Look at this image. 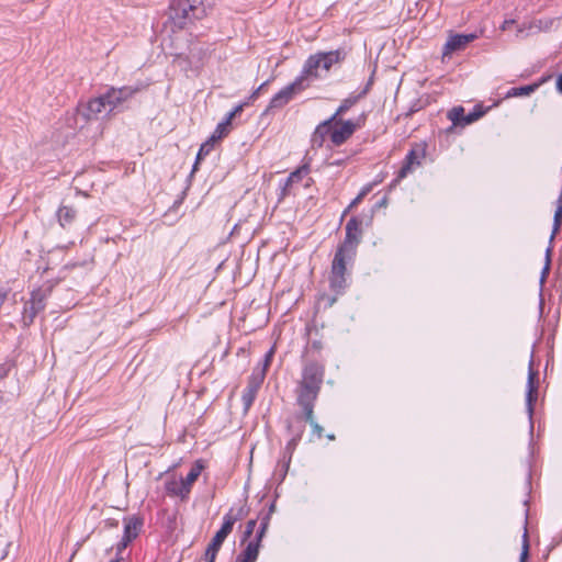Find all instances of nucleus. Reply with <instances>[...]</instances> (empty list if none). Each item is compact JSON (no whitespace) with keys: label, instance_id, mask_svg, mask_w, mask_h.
Instances as JSON below:
<instances>
[{"label":"nucleus","instance_id":"31","mask_svg":"<svg viewBox=\"0 0 562 562\" xmlns=\"http://www.w3.org/2000/svg\"><path fill=\"white\" fill-rule=\"evenodd\" d=\"M215 143V140H211V138L209 140H206L204 144L201 145L200 149H199V153L196 155V161H195V165H194V169L196 168V165L206 156L209 155V153L212 150L213 148V144Z\"/></svg>","mask_w":562,"mask_h":562},{"label":"nucleus","instance_id":"26","mask_svg":"<svg viewBox=\"0 0 562 562\" xmlns=\"http://www.w3.org/2000/svg\"><path fill=\"white\" fill-rule=\"evenodd\" d=\"M57 216H58L60 225L65 226L67 224H70L74 221V218L76 216V211L69 206H61L58 210Z\"/></svg>","mask_w":562,"mask_h":562},{"label":"nucleus","instance_id":"45","mask_svg":"<svg viewBox=\"0 0 562 562\" xmlns=\"http://www.w3.org/2000/svg\"><path fill=\"white\" fill-rule=\"evenodd\" d=\"M327 438H328L329 440H334V439H335V436H334L333 434H329V435H327Z\"/></svg>","mask_w":562,"mask_h":562},{"label":"nucleus","instance_id":"14","mask_svg":"<svg viewBox=\"0 0 562 562\" xmlns=\"http://www.w3.org/2000/svg\"><path fill=\"white\" fill-rule=\"evenodd\" d=\"M308 173H310V168L306 165H304V166L297 168L295 171L291 172L281 189V199L289 195L291 193L292 187L295 183L301 182L304 178H306L308 176Z\"/></svg>","mask_w":562,"mask_h":562},{"label":"nucleus","instance_id":"4","mask_svg":"<svg viewBox=\"0 0 562 562\" xmlns=\"http://www.w3.org/2000/svg\"><path fill=\"white\" fill-rule=\"evenodd\" d=\"M356 254L347 250L342 247H338L333 262H331V271H330V288L336 292H340L346 288V271L347 263L351 262L355 258Z\"/></svg>","mask_w":562,"mask_h":562},{"label":"nucleus","instance_id":"18","mask_svg":"<svg viewBox=\"0 0 562 562\" xmlns=\"http://www.w3.org/2000/svg\"><path fill=\"white\" fill-rule=\"evenodd\" d=\"M166 492L171 496H179L184 499L189 495V490L186 487L183 482L177 480L167 481L165 484Z\"/></svg>","mask_w":562,"mask_h":562},{"label":"nucleus","instance_id":"28","mask_svg":"<svg viewBox=\"0 0 562 562\" xmlns=\"http://www.w3.org/2000/svg\"><path fill=\"white\" fill-rule=\"evenodd\" d=\"M225 539H226V536H224L223 533L217 531L215 533V536L213 537V539L211 540V542L209 543L205 552L217 555V552L220 551Z\"/></svg>","mask_w":562,"mask_h":562},{"label":"nucleus","instance_id":"11","mask_svg":"<svg viewBox=\"0 0 562 562\" xmlns=\"http://www.w3.org/2000/svg\"><path fill=\"white\" fill-rule=\"evenodd\" d=\"M111 113L103 95L90 100L85 109L83 115L87 120H99Z\"/></svg>","mask_w":562,"mask_h":562},{"label":"nucleus","instance_id":"22","mask_svg":"<svg viewBox=\"0 0 562 562\" xmlns=\"http://www.w3.org/2000/svg\"><path fill=\"white\" fill-rule=\"evenodd\" d=\"M539 86H540V83H532V85H528V86L512 88L507 91L506 98L530 95L539 88Z\"/></svg>","mask_w":562,"mask_h":562},{"label":"nucleus","instance_id":"41","mask_svg":"<svg viewBox=\"0 0 562 562\" xmlns=\"http://www.w3.org/2000/svg\"><path fill=\"white\" fill-rule=\"evenodd\" d=\"M216 555L212 553L205 552L204 560L205 562H215Z\"/></svg>","mask_w":562,"mask_h":562},{"label":"nucleus","instance_id":"19","mask_svg":"<svg viewBox=\"0 0 562 562\" xmlns=\"http://www.w3.org/2000/svg\"><path fill=\"white\" fill-rule=\"evenodd\" d=\"M537 372H535L531 368L528 374L527 382V406L529 414L532 413V401L536 400L537 396V385H536Z\"/></svg>","mask_w":562,"mask_h":562},{"label":"nucleus","instance_id":"30","mask_svg":"<svg viewBox=\"0 0 562 562\" xmlns=\"http://www.w3.org/2000/svg\"><path fill=\"white\" fill-rule=\"evenodd\" d=\"M448 117L453 122L454 125H465L464 124V109L461 106L453 108L450 110Z\"/></svg>","mask_w":562,"mask_h":562},{"label":"nucleus","instance_id":"46","mask_svg":"<svg viewBox=\"0 0 562 562\" xmlns=\"http://www.w3.org/2000/svg\"><path fill=\"white\" fill-rule=\"evenodd\" d=\"M311 181H312V179H311V178H307V181H306V183H305V187H308V186L311 184Z\"/></svg>","mask_w":562,"mask_h":562},{"label":"nucleus","instance_id":"36","mask_svg":"<svg viewBox=\"0 0 562 562\" xmlns=\"http://www.w3.org/2000/svg\"><path fill=\"white\" fill-rule=\"evenodd\" d=\"M243 109H244V104H238L237 106H235L234 110L227 114L228 120L233 121L234 117H236L238 114H240L243 112Z\"/></svg>","mask_w":562,"mask_h":562},{"label":"nucleus","instance_id":"34","mask_svg":"<svg viewBox=\"0 0 562 562\" xmlns=\"http://www.w3.org/2000/svg\"><path fill=\"white\" fill-rule=\"evenodd\" d=\"M257 526V521L255 519H250L246 524V529L243 537V542L247 541L254 533L255 528Z\"/></svg>","mask_w":562,"mask_h":562},{"label":"nucleus","instance_id":"17","mask_svg":"<svg viewBox=\"0 0 562 562\" xmlns=\"http://www.w3.org/2000/svg\"><path fill=\"white\" fill-rule=\"evenodd\" d=\"M244 516V509L240 508L237 514H234L233 510H229L223 518V525L218 530L224 536H228L233 531V527L237 520H239Z\"/></svg>","mask_w":562,"mask_h":562},{"label":"nucleus","instance_id":"23","mask_svg":"<svg viewBox=\"0 0 562 562\" xmlns=\"http://www.w3.org/2000/svg\"><path fill=\"white\" fill-rule=\"evenodd\" d=\"M203 470V465L200 463V461H196L193 467L191 468L190 472L186 476V479H181L186 487L191 491L192 484L198 480V477L201 474V471Z\"/></svg>","mask_w":562,"mask_h":562},{"label":"nucleus","instance_id":"15","mask_svg":"<svg viewBox=\"0 0 562 562\" xmlns=\"http://www.w3.org/2000/svg\"><path fill=\"white\" fill-rule=\"evenodd\" d=\"M335 122V116H330L328 120H325L324 122L319 123L311 138L312 146L314 147H322L326 136H330V125H333Z\"/></svg>","mask_w":562,"mask_h":562},{"label":"nucleus","instance_id":"24","mask_svg":"<svg viewBox=\"0 0 562 562\" xmlns=\"http://www.w3.org/2000/svg\"><path fill=\"white\" fill-rule=\"evenodd\" d=\"M260 543L261 541L255 537L248 540L247 546L243 551L247 559L257 561L260 550Z\"/></svg>","mask_w":562,"mask_h":562},{"label":"nucleus","instance_id":"44","mask_svg":"<svg viewBox=\"0 0 562 562\" xmlns=\"http://www.w3.org/2000/svg\"><path fill=\"white\" fill-rule=\"evenodd\" d=\"M110 562H125L123 558H117L115 560H111Z\"/></svg>","mask_w":562,"mask_h":562},{"label":"nucleus","instance_id":"2","mask_svg":"<svg viewBox=\"0 0 562 562\" xmlns=\"http://www.w3.org/2000/svg\"><path fill=\"white\" fill-rule=\"evenodd\" d=\"M324 379V366L317 362H307L302 371V378L296 389L297 403L302 408H308L314 405L318 396L321 385Z\"/></svg>","mask_w":562,"mask_h":562},{"label":"nucleus","instance_id":"43","mask_svg":"<svg viewBox=\"0 0 562 562\" xmlns=\"http://www.w3.org/2000/svg\"><path fill=\"white\" fill-rule=\"evenodd\" d=\"M557 89L562 93V75H560L557 79Z\"/></svg>","mask_w":562,"mask_h":562},{"label":"nucleus","instance_id":"42","mask_svg":"<svg viewBox=\"0 0 562 562\" xmlns=\"http://www.w3.org/2000/svg\"><path fill=\"white\" fill-rule=\"evenodd\" d=\"M515 21L514 20H506L504 21L503 25H502V30H507L510 27L512 24H514Z\"/></svg>","mask_w":562,"mask_h":562},{"label":"nucleus","instance_id":"37","mask_svg":"<svg viewBox=\"0 0 562 562\" xmlns=\"http://www.w3.org/2000/svg\"><path fill=\"white\" fill-rule=\"evenodd\" d=\"M481 115H482V113H475V112L468 114L464 119V124L467 125V124H470V123L476 121Z\"/></svg>","mask_w":562,"mask_h":562},{"label":"nucleus","instance_id":"25","mask_svg":"<svg viewBox=\"0 0 562 562\" xmlns=\"http://www.w3.org/2000/svg\"><path fill=\"white\" fill-rule=\"evenodd\" d=\"M232 122L233 121L228 120V117L226 116L223 122L218 123L214 133L211 136V140L216 142L226 136L231 131Z\"/></svg>","mask_w":562,"mask_h":562},{"label":"nucleus","instance_id":"16","mask_svg":"<svg viewBox=\"0 0 562 562\" xmlns=\"http://www.w3.org/2000/svg\"><path fill=\"white\" fill-rule=\"evenodd\" d=\"M272 355H273V350L271 349L266 355L263 368L258 372L254 371L252 375L250 376L248 385L246 387L247 390H251L252 392H255L257 394L260 385L262 384V382L265 380L266 369L270 364Z\"/></svg>","mask_w":562,"mask_h":562},{"label":"nucleus","instance_id":"7","mask_svg":"<svg viewBox=\"0 0 562 562\" xmlns=\"http://www.w3.org/2000/svg\"><path fill=\"white\" fill-rule=\"evenodd\" d=\"M46 292L43 290H35L32 292L31 300L25 303L23 310V323L29 326L33 323L35 316L45 307Z\"/></svg>","mask_w":562,"mask_h":562},{"label":"nucleus","instance_id":"10","mask_svg":"<svg viewBox=\"0 0 562 562\" xmlns=\"http://www.w3.org/2000/svg\"><path fill=\"white\" fill-rule=\"evenodd\" d=\"M476 38L475 34H454L450 35L442 50V59L450 56L454 52L462 50L469 43Z\"/></svg>","mask_w":562,"mask_h":562},{"label":"nucleus","instance_id":"6","mask_svg":"<svg viewBox=\"0 0 562 562\" xmlns=\"http://www.w3.org/2000/svg\"><path fill=\"white\" fill-rule=\"evenodd\" d=\"M358 125L348 120H338L330 125V140L335 146H340L347 142L356 132Z\"/></svg>","mask_w":562,"mask_h":562},{"label":"nucleus","instance_id":"35","mask_svg":"<svg viewBox=\"0 0 562 562\" xmlns=\"http://www.w3.org/2000/svg\"><path fill=\"white\" fill-rule=\"evenodd\" d=\"M267 527H268V517L265 518L263 521L261 522L260 529L256 533L255 538H257V539H259L261 541L263 536H265V532L267 530Z\"/></svg>","mask_w":562,"mask_h":562},{"label":"nucleus","instance_id":"12","mask_svg":"<svg viewBox=\"0 0 562 562\" xmlns=\"http://www.w3.org/2000/svg\"><path fill=\"white\" fill-rule=\"evenodd\" d=\"M425 157L423 149H412L402 166V168L398 171L397 178L395 179V182L404 179L409 175L416 167L422 165V160Z\"/></svg>","mask_w":562,"mask_h":562},{"label":"nucleus","instance_id":"9","mask_svg":"<svg viewBox=\"0 0 562 562\" xmlns=\"http://www.w3.org/2000/svg\"><path fill=\"white\" fill-rule=\"evenodd\" d=\"M135 89L131 87L111 88L103 95L108 109L112 112L117 105L128 100L134 93Z\"/></svg>","mask_w":562,"mask_h":562},{"label":"nucleus","instance_id":"29","mask_svg":"<svg viewBox=\"0 0 562 562\" xmlns=\"http://www.w3.org/2000/svg\"><path fill=\"white\" fill-rule=\"evenodd\" d=\"M361 95L362 94H359L357 97H349L342 100L341 104L338 106V109L331 116H335V120L338 119V116L346 113L359 100Z\"/></svg>","mask_w":562,"mask_h":562},{"label":"nucleus","instance_id":"8","mask_svg":"<svg viewBox=\"0 0 562 562\" xmlns=\"http://www.w3.org/2000/svg\"><path fill=\"white\" fill-rule=\"evenodd\" d=\"M361 236V222L358 218L352 217L348 221L346 225V237L344 243L339 247H342L356 254L357 246L360 243Z\"/></svg>","mask_w":562,"mask_h":562},{"label":"nucleus","instance_id":"20","mask_svg":"<svg viewBox=\"0 0 562 562\" xmlns=\"http://www.w3.org/2000/svg\"><path fill=\"white\" fill-rule=\"evenodd\" d=\"M293 422H297L300 425L296 428H294L292 422L288 424L289 430L293 434L292 439L288 442L285 448L290 453H292L293 450L295 449L304 431V426L302 425V422L299 417L295 418Z\"/></svg>","mask_w":562,"mask_h":562},{"label":"nucleus","instance_id":"33","mask_svg":"<svg viewBox=\"0 0 562 562\" xmlns=\"http://www.w3.org/2000/svg\"><path fill=\"white\" fill-rule=\"evenodd\" d=\"M372 187L370 184L363 187L359 194L352 200V202L349 204L348 209L345 211H349L350 209L355 207L357 204H359L362 199L371 191Z\"/></svg>","mask_w":562,"mask_h":562},{"label":"nucleus","instance_id":"5","mask_svg":"<svg viewBox=\"0 0 562 562\" xmlns=\"http://www.w3.org/2000/svg\"><path fill=\"white\" fill-rule=\"evenodd\" d=\"M307 89L304 77H297L292 83L280 90L270 101L269 108H282L294 97V94Z\"/></svg>","mask_w":562,"mask_h":562},{"label":"nucleus","instance_id":"13","mask_svg":"<svg viewBox=\"0 0 562 562\" xmlns=\"http://www.w3.org/2000/svg\"><path fill=\"white\" fill-rule=\"evenodd\" d=\"M143 526V519L136 516H131L124 519V537L122 539V548H125L128 542L135 539Z\"/></svg>","mask_w":562,"mask_h":562},{"label":"nucleus","instance_id":"21","mask_svg":"<svg viewBox=\"0 0 562 562\" xmlns=\"http://www.w3.org/2000/svg\"><path fill=\"white\" fill-rule=\"evenodd\" d=\"M303 412L305 414L306 422L312 427V436L315 437L316 439H321L323 437L324 429L314 419V405H311V412H308V408H303Z\"/></svg>","mask_w":562,"mask_h":562},{"label":"nucleus","instance_id":"27","mask_svg":"<svg viewBox=\"0 0 562 562\" xmlns=\"http://www.w3.org/2000/svg\"><path fill=\"white\" fill-rule=\"evenodd\" d=\"M562 223V191L560 196L557 200V209L554 212V218H553V231L551 235V239H553L554 235L560 231Z\"/></svg>","mask_w":562,"mask_h":562},{"label":"nucleus","instance_id":"1","mask_svg":"<svg viewBox=\"0 0 562 562\" xmlns=\"http://www.w3.org/2000/svg\"><path fill=\"white\" fill-rule=\"evenodd\" d=\"M213 7V0H173L169 7L168 21L175 29L182 30L203 19Z\"/></svg>","mask_w":562,"mask_h":562},{"label":"nucleus","instance_id":"38","mask_svg":"<svg viewBox=\"0 0 562 562\" xmlns=\"http://www.w3.org/2000/svg\"><path fill=\"white\" fill-rule=\"evenodd\" d=\"M527 557H528V543H527V540L525 539L522 552L520 554V562H525Z\"/></svg>","mask_w":562,"mask_h":562},{"label":"nucleus","instance_id":"32","mask_svg":"<svg viewBox=\"0 0 562 562\" xmlns=\"http://www.w3.org/2000/svg\"><path fill=\"white\" fill-rule=\"evenodd\" d=\"M256 395L257 394L255 392H252L251 390L245 389L243 396H241L245 412H247L250 408V406L252 405V403L256 398Z\"/></svg>","mask_w":562,"mask_h":562},{"label":"nucleus","instance_id":"40","mask_svg":"<svg viewBox=\"0 0 562 562\" xmlns=\"http://www.w3.org/2000/svg\"><path fill=\"white\" fill-rule=\"evenodd\" d=\"M235 562H256V561H254L251 559H247L246 555L241 552L240 554H238Z\"/></svg>","mask_w":562,"mask_h":562},{"label":"nucleus","instance_id":"3","mask_svg":"<svg viewBox=\"0 0 562 562\" xmlns=\"http://www.w3.org/2000/svg\"><path fill=\"white\" fill-rule=\"evenodd\" d=\"M345 57L346 53L342 49L319 52L311 55L306 59L299 77H304L308 88L314 80L322 78L323 71L328 72L334 65L341 63Z\"/></svg>","mask_w":562,"mask_h":562},{"label":"nucleus","instance_id":"39","mask_svg":"<svg viewBox=\"0 0 562 562\" xmlns=\"http://www.w3.org/2000/svg\"><path fill=\"white\" fill-rule=\"evenodd\" d=\"M549 255H550V249L547 250V262H546V267H544L543 272H542V279L544 278V276L548 273V271L550 269V258H549Z\"/></svg>","mask_w":562,"mask_h":562}]
</instances>
